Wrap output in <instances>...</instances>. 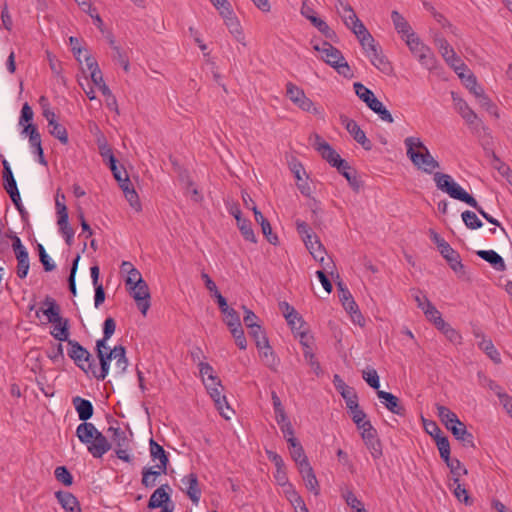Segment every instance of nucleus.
I'll list each match as a JSON object with an SVG mask.
<instances>
[{
	"label": "nucleus",
	"mask_w": 512,
	"mask_h": 512,
	"mask_svg": "<svg viewBox=\"0 0 512 512\" xmlns=\"http://www.w3.org/2000/svg\"><path fill=\"white\" fill-rule=\"evenodd\" d=\"M434 182L436 187L448 194L451 198L462 201L477 210V212L489 223L500 226L497 219L493 218L490 214L478 204L476 199L466 192L459 184H457L451 175L445 173H436L434 175Z\"/></svg>",
	"instance_id": "f257e3e1"
},
{
	"label": "nucleus",
	"mask_w": 512,
	"mask_h": 512,
	"mask_svg": "<svg viewBox=\"0 0 512 512\" xmlns=\"http://www.w3.org/2000/svg\"><path fill=\"white\" fill-rule=\"evenodd\" d=\"M404 144L407 157L418 170L426 174H433V176L437 173L435 170L440 168V163L432 156L419 137H407Z\"/></svg>",
	"instance_id": "f03ea898"
},
{
	"label": "nucleus",
	"mask_w": 512,
	"mask_h": 512,
	"mask_svg": "<svg viewBox=\"0 0 512 512\" xmlns=\"http://www.w3.org/2000/svg\"><path fill=\"white\" fill-rule=\"evenodd\" d=\"M76 436L94 458H102L111 449V443L107 437L91 422L79 424L76 428Z\"/></svg>",
	"instance_id": "7ed1b4c3"
},
{
	"label": "nucleus",
	"mask_w": 512,
	"mask_h": 512,
	"mask_svg": "<svg viewBox=\"0 0 512 512\" xmlns=\"http://www.w3.org/2000/svg\"><path fill=\"white\" fill-rule=\"evenodd\" d=\"M313 49L320 53L321 59L333 67L340 75L344 77H352V71L345 60L342 52L329 42L321 43L312 41Z\"/></svg>",
	"instance_id": "20e7f679"
},
{
	"label": "nucleus",
	"mask_w": 512,
	"mask_h": 512,
	"mask_svg": "<svg viewBox=\"0 0 512 512\" xmlns=\"http://www.w3.org/2000/svg\"><path fill=\"white\" fill-rule=\"evenodd\" d=\"M405 42L411 53L418 59L422 66L429 70L435 68L436 58L434 53L416 34L407 36Z\"/></svg>",
	"instance_id": "39448f33"
},
{
	"label": "nucleus",
	"mask_w": 512,
	"mask_h": 512,
	"mask_svg": "<svg viewBox=\"0 0 512 512\" xmlns=\"http://www.w3.org/2000/svg\"><path fill=\"white\" fill-rule=\"evenodd\" d=\"M68 356L85 373L95 375V364L91 354L75 340H68Z\"/></svg>",
	"instance_id": "423d86ee"
},
{
	"label": "nucleus",
	"mask_w": 512,
	"mask_h": 512,
	"mask_svg": "<svg viewBox=\"0 0 512 512\" xmlns=\"http://www.w3.org/2000/svg\"><path fill=\"white\" fill-rule=\"evenodd\" d=\"M286 94L288 98L301 110L314 115L322 114L323 110L320 107H317L314 102L305 95L303 89L295 84L291 82L286 84Z\"/></svg>",
	"instance_id": "0eeeda50"
},
{
	"label": "nucleus",
	"mask_w": 512,
	"mask_h": 512,
	"mask_svg": "<svg viewBox=\"0 0 512 512\" xmlns=\"http://www.w3.org/2000/svg\"><path fill=\"white\" fill-rule=\"evenodd\" d=\"M366 56L370 59L371 64L379 71L385 74H390L392 71L391 63L383 55L381 48L377 45L376 41L370 43L362 48Z\"/></svg>",
	"instance_id": "6e6552de"
},
{
	"label": "nucleus",
	"mask_w": 512,
	"mask_h": 512,
	"mask_svg": "<svg viewBox=\"0 0 512 512\" xmlns=\"http://www.w3.org/2000/svg\"><path fill=\"white\" fill-rule=\"evenodd\" d=\"M311 139L313 140L312 145L315 150L333 167L337 168L340 165L339 162L345 161L320 135L314 134Z\"/></svg>",
	"instance_id": "1a4fd4ad"
},
{
	"label": "nucleus",
	"mask_w": 512,
	"mask_h": 512,
	"mask_svg": "<svg viewBox=\"0 0 512 512\" xmlns=\"http://www.w3.org/2000/svg\"><path fill=\"white\" fill-rule=\"evenodd\" d=\"M361 437L373 459L381 458L383 455L382 444L372 424H366V428L361 430Z\"/></svg>",
	"instance_id": "9d476101"
},
{
	"label": "nucleus",
	"mask_w": 512,
	"mask_h": 512,
	"mask_svg": "<svg viewBox=\"0 0 512 512\" xmlns=\"http://www.w3.org/2000/svg\"><path fill=\"white\" fill-rule=\"evenodd\" d=\"M130 295L137 303V307L141 313L145 316L150 307V292L147 283L142 280L135 285L128 287Z\"/></svg>",
	"instance_id": "9b49d317"
},
{
	"label": "nucleus",
	"mask_w": 512,
	"mask_h": 512,
	"mask_svg": "<svg viewBox=\"0 0 512 512\" xmlns=\"http://www.w3.org/2000/svg\"><path fill=\"white\" fill-rule=\"evenodd\" d=\"M97 357L100 362V369L97 370L95 366V375L98 380H104L109 372L110 361L112 360L111 349L107 345H104L103 340H97L96 342Z\"/></svg>",
	"instance_id": "f8f14e48"
},
{
	"label": "nucleus",
	"mask_w": 512,
	"mask_h": 512,
	"mask_svg": "<svg viewBox=\"0 0 512 512\" xmlns=\"http://www.w3.org/2000/svg\"><path fill=\"white\" fill-rule=\"evenodd\" d=\"M340 121L357 143H359L367 151L372 149L371 141L366 137L365 132L360 128L356 121L348 118L345 115L340 116Z\"/></svg>",
	"instance_id": "ddd939ff"
},
{
	"label": "nucleus",
	"mask_w": 512,
	"mask_h": 512,
	"mask_svg": "<svg viewBox=\"0 0 512 512\" xmlns=\"http://www.w3.org/2000/svg\"><path fill=\"white\" fill-rule=\"evenodd\" d=\"M181 483L183 485L182 490L186 492L193 504L198 505L201 497V490L199 488L197 475L195 473H190L182 478Z\"/></svg>",
	"instance_id": "4468645a"
},
{
	"label": "nucleus",
	"mask_w": 512,
	"mask_h": 512,
	"mask_svg": "<svg viewBox=\"0 0 512 512\" xmlns=\"http://www.w3.org/2000/svg\"><path fill=\"white\" fill-rule=\"evenodd\" d=\"M447 429L458 441L462 443L464 447L473 448L475 446L473 435L467 430L466 425L460 420H455L454 424L449 426Z\"/></svg>",
	"instance_id": "2eb2a0df"
},
{
	"label": "nucleus",
	"mask_w": 512,
	"mask_h": 512,
	"mask_svg": "<svg viewBox=\"0 0 512 512\" xmlns=\"http://www.w3.org/2000/svg\"><path fill=\"white\" fill-rule=\"evenodd\" d=\"M221 17L224 20L225 25L227 26L229 32L233 35V37L240 43L243 44L244 34L242 27L240 25L239 20L234 15L231 9H226L222 12Z\"/></svg>",
	"instance_id": "dca6fc26"
},
{
	"label": "nucleus",
	"mask_w": 512,
	"mask_h": 512,
	"mask_svg": "<svg viewBox=\"0 0 512 512\" xmlns=\"http://www.w3.org/2000/svg\"><path fill=\"white\" fill-rule=\"evenodd\" d=\"M377 396L390 412L399 416L405 415V408L401 405L398 397L383 390H378Z\"/></svg>",
	"instance_id": "f3484780"
},
{
	"label": "nucleus",
	"mask_w": 512,
	"mask_h": 512,
	"mask_svg": "<svg viewBox=\"0 0 512 512\" xmlns=\"http://www.w3.org/2000/svg\"><path fill=\"white\" fill-rule=\"evenodd\" d=\"M346 27L355 34L362 48L370 45V43L375 41L371 33L367 30L363 22L358 17L357 20H353L350 23V26Z\"/></svg>",
	"instance_id": "a211bd4d"
},
{
	"label": "nucleus",
	"mask_w": 512,
	"mask_h": 512,
	"mask_svg": "<svg viewBox=\"0 0 512 512\" xmlns=\"http://www.w3.org/2000/svg\"><path fill=\"white\" fill-rule=\"evenodd\" d=\"M223 390H224L223 387L211 389V392H209L208 394L214 401L215 406H216L217 410L220 412L221 416H223L225 419L228 420V419H230L233 411L231 410V408L228 405L226 396L223 394Z\"/></svg>",
	"instance_id": "6ab92c4d"
},
{
	"label": "nucleus",
	"mask_w": 512,
	"mask_h": 512,
	"mask_svg": "<svg viewBox=\"0 0 512 512\" xmlns=\"http://www.w3.org/2000/svg\"><path fill=\"white\" fill-rule=\"evenodd\" d=\"M438 251L442 255V257L448 262L450 268L454 272L458 273L463 270L464 266L461 262L460 254L456 250H454L449 243L440 248Z\"/></svg>",
	"instance_id": "aec40b11"
},
{
	"label": "nucleus",
	"mask_w": 512,
	"mask_h": 512,
	"mask_svg": "<svg viewBox=\"0 0 512 512\" xmlns=\"http://www.w3.org/2000/svg\"><path fill=\"white\" fill-rule=\"evenodd\" d=\"M452 99L456 110L461 115V117L466 121V123L469 125L475 124L478 120V116L469 107V105L462 98L458 97L455 93H452Z\"/></svg>",
	"instance_id": "412c9836"
},
{
	"label": "nucleus",
	"mask_w": 512,
	"mask_h": 512,
	"mask_svg": "<svg viewBox=\"0 0 512 512\" xmlns=\"http://www.w3.org/2000/svg\"><path fill=\"white\" fill-rule=\"evenodd\" d=\"M72 404L78 413V417L81 421L87 422L93 416V405L89 400H86L80 396H76L72 399Z\"/></svg>",
	"instance_id": "4be33fe9"
},
{
	"label": "nucleus",
	"mask_w": 512,
	"mask_h": 512,
	"mask_svg": "<svg viewBox=\"0 0 512 512\" xmlns=\"http://www.w3.org/2000/svg\"><path fill=\"white\" fill-rule=\"evenodd\" d=\"M333 384L336 390L341 394V396L345 400L346 405H351L353 404V402L358 400L355 390L352 387L348 386L339 375H334Z\"/></svg>",
	"instance_id": "5701e85b"
},
{
	"label": "nucleus",
	"mask_w": 512,
	"mask_h": 512,
	"mask_svg": "<svg viewBox=\"0 0 512 512\" xmlns=\"http://www.w3.org/2000/svg\"><path fill=\"white\" fill-rule=\"evenodd\" d=\"M289 450L292 459L298 466V469L307 468L309 466L308 459L305 455L302 445L297 439H290Z\"/></svg>",
	"instance_id": "b1692460"
},
{
	"label": "nucleus",
	"mask_w": 512,
	"mask_h": 512,
	"mask_svg": "<svg viewBox=\"0 0 512 512\" xmlns=\"http://www.w3.org/2000/svg\"><path fill=\"white\" fill-rule=\"evenodd\" d=\"M55 496L66 512H81L78 500L70 492L58 491Z\"/></svg>",
	"instance_id": "393cba45"
},
{
	"label": "nucleus",
	"mask_w": 512,
	"mask_h": 512,
	"mask_svg": "<svg viewBox=\"0 0 512 512\" xmlns=\"http://www.w3.org/2000/svg\"><path fill=\"white\" fill-rule=\"evenodd\" d=\"M167 490H170L168 484H163L160 487H158L150 496L148 508H159L162 507L164 503L168 502L170 500V496Z\"/></svg>",
	"instance_id": "a878e982"
},
{
	"label": "nucleus",
	"mask_w": 512,
	"mask_h": 512,
	"mask_svg": "<svg viewBox=\"0 0 512 512\" xmlns=\"http://www.w3.org/2000/svg\"><path fill=\"white\" fill-rule=\"evenodd\" d=\"M391 19L394 25L395 30L398 34L401 35V38L406 41L407 36L410 34H415L412 31L410 24L406 21V19L396 10L392 11Z\"/></svg>",
	"instance_id": "bb28decb"
},
{
	"label": "nucleus",
	"mask_w": 512,
	"mask_h": 512,
	"mask_svg": "<svg viewBox=\"0 0 512 512\" xmlns=\"http://www.w3.org/2000/svg\"><path fill=\"white\" fill-rule=\"evenodd\" d=\"M337 14L341 17L345 26H350L353 20H357V15L352 6L345 0H337L335 4Z\"/></svg>",
	"instance_id": "cd10ccee"
},
{
	"label": "nucleus",
	"mask_w": 512,
	"mask_h": 512,
	"mask_svg": "<svg viewBox=\"0 0 512 512\" xmlns=\"http://www.w3.org/2000/svg\"><path fill=\"white\" fill-rule=\"evenodd\" d=\"M477 255L490 263L495 270L501 272L506 270V264L503 258L494 250H479L477 251Z\"/></svg>",
	"instance_id": "c85d7f7f"
},
{
	"label": "nucleus",
	"mask_w": 512,
	"mask_h": 512,
	"mask_svg": "<svg viewBox=\"0 0 512 512\" xmlns=\"http://www.w3.org/2000/svg\"><path fill=\"white\" fill-rule=\"evenodd\" d=\"M107 433L111 438V441H109L111 446L114 445L115 448L130 446V439L127 435V432L120 427L110 426L107 430Z\"/></svg>",
	"instance_id": "c756f323"
},
{
	"label": "nucleus",
	"mask_w": 512,
	"mask_h": 512,
	"mask_svg": "<svg viewBox=\"0 0 512 512\" xmlns=\"http://www.w3.org/2000/svg\"><path fill=\"white\" fill-rule=\"evenodd\" d=\"M339 164L340 165L337 167L339 173L346 178L352 189L358 192L362 185L361 181L356 176V172L350 167L346 160L344 162H339Z\"/></svg>",
	"instance_id": "7c9ffc66"
},
{
	"label": "nucleus",
	"mask_w": 512,
	"mask_h": 512,
	"mask_svg": "<svg viewBox=\"0 0 512 512\" xmlns=\"http://www.w3.org/2000/svg\"><path fill=\"white\" fill-rule=\"evenodd\" d=\"M149 446L150 456L152 460H158L159 463L157 465H160V467L162 468H167L169 464V458L164 448L160 444H158L153 438L150 439Z\"/></svg>",
	"instance_id": "2f4dec72"
},
{
	"label": "nucleus",
	"mask_w": 512,
	"mask_h": 512,
	"mask_svg": "<svg viewBox=\"0 0 512 512\" xmlns=\"http://www.w3.org/2000/svg\"><path fill=\"white\" fill-rule=\"evenodd\" d=\"M346 406L350 411L353 422L356 424L359 430L366 428V424H371V422L366 419V413L360 409L358 400L353 402V404Z\"/></svg>",
	"instance_id": "473e14b6"
},
{
	"label": "nucleus",
	"mask_w": 512,
	"mask_h": 512,
	"mask_svg": "<svg viewBox=\"0 0 512 512\" xmlns=\"http://www.w3.org/2000/svg\"><path fill=\"white\" fill-rule=\"evenodd\" d=\"M112 360H115V365L119 374H123L128 366L125 348L122 345L115 346L111 349Z\"/></svg>",
	"instance_id": "72a5a7b5"
},
{
	"label": "nucleus",
	"mask_w": 512,
	"mask_h": 512,
	"mask_svg": "<svg viewBox=\"0 0 512 512\" xmlns=\"http://www.w3.org/2000/svg\"><path fill=\"white\" fill-rule=\"evenodd\" d=\"M53 324V329L51 331V335L58 341H66L68 343L69 339V321L67 319L62 318L60 322H55Z\"/></svg>",
	"instance_id": "f704fd0d"
},
{
	"label": "nucleus",
	"mask_w": 512,
	"mask_h": 512,
	"mask_svg": "<svg viewBox=\"0 0 512 512\" xmlns=\"http://www.w3.org/2000/svg\"><path fill=\"white\" fill-rule=\"evenodd\" d=\"M441 56L444 59V61L447 63V65H449L455 71V73L467 70L466 64L456 54V52L453 48L451 50H449L448 53H443V55H441Z\"/></svg>",
	"instance_id": "c9c22d12"
},
{
	"label": "nucleus",
	"mask_w": 512,
	"mask_h": 512,
	"mask_svg": "<svg viewBox=\"0 0 512 512\" xmlns=\"http://www.w3.org/2000/svg\"><path fill=\"white\" fill-rule=\"evenodd\" d=\"M44 305L47 306V308L43 310V313L47 316L48 321L50 323L60 322L62 317L60 315V307L57 305L56 301L47 297L44 301Z\"/></svg>",
	"instance_id": "e433bc0d"
},
{
	"label": "nucleus",
	"mask_w": 512,
	"mask_h": 512,
	"mask_svg": "<svg viewBox=\"0 0 512 512\" xmlns=\"http://www.w3.org/2000/svg\"><path fill=\"white\" fill-rule=\"evenodd\" d=\"M17 259V276L21 279H24L29 271V254L27 250H22L15 253Z\"/></svg>",
	"instance_id": "4c0bfd02"
},
{
	"label": "nucleus",
	"mask_w": 512,
	"mask_h": 512,
	"mask_svg": "<svg viewBox=\"0 0 512 512\" xmlns=\"http://www.w3.org/2000/svg\"><path fill=\"white\" fill-rule=\"evenodd\" d=\"M3 164V179H4V188L6 192L13 193L18 191L16 181L14 179L12 170L10 168V165L6 159L2 161Z\"/></svg>",
	"instance_id": "58836bf2"
},
{
	"label": "nucleus",
	"mask_w": 512,
	"mask_h": 512,
	"mask_svg": "<svg viewBox=\"0 0 512 512\" xmlns=\"http://www.w3.org/2000/svg\"><path fill=\"white\" fill-rule=\"evenodd\" d=\"M299 472L302 475V478L305 482V485L307 489H309L311 492H313L315 495L319 493L318 489V481L316 479V476L313 472L312 467L309 465L307 468L299 469Z\"/></svg>",
	"instance_id": "ea45409f"
},
{
	"label": "nucleus",
	"mask_w": 512,
	"mask_h": 512,
	"mask_svg": "<svg viewBox=\"0 0 512 512\" xmlns=\"http://www.w3.org/2000/svg\"><path fill=\"white\" fill-rule=\"evenodd\" d=\"M436 410L438 417L446 428L453 425L455 420H459L458 416L446 406L436 404Z\"/></svg>",
	"instance_id": "a19ab883"
},
{
	"label": "nucleus",
	"mask_w": 512,
	"mask_h": 512,
	"mask_svg": "<svg viewBox=\"0 0 512 512\" xmlns=\"http://www.w3.org/2000/svg\"><path fill=\"white\" fill-rule=\"evenodd\" d=\"M479 348L486 353V355L495 363H500V354L495 348L493 342L490 339L482 337L481 342L478 344Z\"/></svg>",
	"instance_id": "79ce46f5"
},
{
	"label": "nucleus",
	"mask_w": 512,
	"mask_h": 512,
	"mask_svg": "<svg viewBox=\"0 0 512 512\" xmlns=\"http://www.w3.org/2000/svg\"><path fill=\"white\" fill-rule=\"evenodd\" d=\"M426 318L432 322L438 329L445 321L441 316V313L432 303H426V308L423 310Z\"/></svg>",
	"instance_id": "37998d69"
},
{
	"label": "nucleus",
	"mask_w": 512,
	"mask_h": 512,
	"mask_svg": "<svg viewBox=\"0 0 512 512\" xmlns=\"http://www.w3.org/2000/svg\"><path fill=\"white\" fill-rule=\"evenodd\" d=\"M439 331H441L445 337L453 344H461L462 342V336L461 334L455 330L450 324L447 322H444L439 328Z\"/></svg>",
	"instance_id": "c03bdc74"
},
{
	"label": "nucleus",
	"mask_w": 512,
	"mask_h": 512,
	"mask_svg": "<svg viewBox=\"0 0 512 512\" xmlns=\"http://www.w3.org/2000/svg\"><path fill=\"white\" fill-rule=\"evenodd\" d=\"M237 226L245 240L256 243V236L249 220L238 219Z\"/></svg>",
	"instance_id": "a18cd8bd"
},
{
	"label": "nucleus",
	"mask_w": 512,
	"mask_h": 512,
	"mask_svg": "<svg viewBox=\"0 0 512 512\" xmlns=\"http://www.w3.org/2000/svg\"><path fill=\"white\" fill-rule=\"evenodd\" d=\"M461 217H462V220H463L465 226L468 229L475 230V229L481 228L483 225L482 221L472 211L466 210V211L462 212Z\"/></svg>",
	"instance_id": "49530a36"
},
{
	"label": "nucleus",
	"mask_w": 512,
	"mask_h": 512,
	"mask_svg": "<svg viewBox=\"0 0 512 512\" xmlns=\"http://www.w3.org/2000/svg\"><path fill=\"white\" fill-rule=\"evenodd\" d=\"M448 468L450 469L451 474L453 475V478H458L460 480V477L462 475L467 474V469L464 467V465L456 458H449L448 461H444Z\"/></svg>",
	"instance_id": "de8ad7c7"
},
{
	"label": "nucleus",
	"mask_w": 512,
	"mask_h": 512,
	"mask_svg": "<svg viewBox=\"0 0 512 512\" xmlns=\"http://www.w3.org/2000/svg\"><path fill=\"white\" fill-rule=\"evenodd\" d=\"M343 307L350 314L351 319L354 323L359 325L364 324V317L359 311L358 305L354 300L348 301L347 303H345V305H343Z\"/></svg>",
	"instance_id": "09e8293b"
},
{
	"label": "nucleus",
	"mask_w": 512,
	"mask_h": 512,
	"mask_svg": "<svg viewBox=\"0 0 512 512\" xmlns=\"http://www.w3.org/2000/svg\"><path fill=\"white\" fill-rule=\"evenodd\" d=\"M435 441L441 458L444 461H448L450 458V444L448 438L443 435H435Z\"/></svg>",
	"instance_id": "8fccbe9b"
},
{
	"label": "nucleus",
	"mask_w": 512,
	"mask_h": 512,
	"mask_svg": "<svg viewBox=\"0 0 512 512\" xmlns=\"http://www.w3.org/2000/svg\"><path fill=\"white\" fill-rule=\"evenodd\" d=\"M49 132L52 136L57 138L62 144L68 143V133L66 128L58 122L48 125Z\"/></svg>",
	"instance_id": "3c124183"
},
{
	"label": "nucleus",
	"mask_w": 512,
	"mask_h": 512,
	"mask_svg": "<svg viewBox=\"0 0 512 512\" xmlns=\"http://www.w3.org/2000/svg\"><path fill=\"white\" fill-rule=\"evenodd\" d=\"M311 24L316 27L326 38L332 39L335 32L328 26V24L319 17L311 19Z\"/></svg>",
	"instance_id": "603ef678"
},
{
	"label": "nucleus",
	"mask_w": 512,
	"mask_h": 512,
	"mask_svg": "<svg viewBox=\"0 0 512 512\" xmlns=\"http://www.w3.org/2000/svg\"><path fill=\"white\" fill-rule=\"evenodd\" d=\"M450 487L453 488L454 495L459 501H464L465 503L468 502V492L465 489V487L460 483V480L458 478H453V482L452 484H450Z\"/></svg>",
	"instance_id": "864d4df0"
},
{
	"label": "nucleus",
	"mask_w": 512,
	"mask_h": 512,
	"mask_svg": "<svg viewBox=\"0 0 512 512\" xmlns=\"http://www.w3.org/2000/svg\"><path fill=\"white\" fill-rule=\"evenodd\" d=\"M313 258L318 261L325 270L333 267V261L330 258H325L326 250L325 248L316 249L315 251L310 253Z\"/></svg>",
	"instance_id": "5fc2aeb1"
},
{
	"label": "nucleus",
	"mask_w": 512,
	"mask_h": 512,
	"mask_svg": "<svg viewBox=\"0 0 512 512\" xmlns=\"http://www.w3.org/2000/svg\"><path fill=\"white\" fill-rule=\"evenodd\" d=\"M223 314L225 316L224 321L230 330L241 327L240 317L234 309L231 308Z\"/></svg>",
	"instance_id": "6e6d98bb"
},
{
	"label": "nucleus",
	"mask_w": 512,
	"mask_h": 512,
	"mask_svg": "<svg viewBox=\"0 0 512 512\" xmlns=\"http://www.w3.org/2000/svg\"><path fill=\"white\" fill-rule=\"evenodd\" d=\"M54 473L56 479L65 486H70L73 483V477L65 466L57 467Z\"/></svg>",
	"instance_id": "4d7b16f0"
},
{
	"label": "nucleus",
	"mask_w": 512,
	"mask_h": 512,
	"mask_svg": "<svg viewBox=\"0 0 512 512\" xmlns=\"http://www.w3.org/2000/svg\"><path fill=\"white\" fill-rule=\"evenodd\" d=\"M362 377L370 387L377 389V390L379 389V386H380L379 376L375 369L371 368V369L364 370L362 373Z\"/></svg>",
	"instance_id": "13d9d810"
},
{
	"label": "nucleus",
	"mask_w": 512,
	"mask_h": 512,
	"mask_svg": "<svg viewBox=\"0 0 512 512\" xmlns=\"http://www.w3.org/2000/svg\"><path fill=\"white\" fill-rule=\"evenodd\" d=\"M249 333L254 338L257 347H265L268 339L260 325L251 328Z\"/></svg>",
	"instance_id": "bf43d9fd"
},
{
	"label": "nucleus",
	"mask_w": 512,
	"mask_h": 512,
	"mask_svg": "<svg viewBox=\"0 0 512 512\" xmlns=\"http://www.w3.org/2000/svg\"><path fill=\"white\" fill-rule=\"evenodd\" d=\"M199 372L202 377V380L214 381L218 376L215 374L213 367L206 362H200L198 364Z\"/></svg>",
	"instance_id": "052dcab7"
},
{
	"label": "nucleus",
	"mask_w": 512,
	"mask_h": 512,
	"mask_svg": "<svg viewBox=\"0 0 512 512\" xmlns=\"http://www.w3.org/2000/svg\"><path fill=\"white\" fill-rule=\"evenodd\" d=\"M433 41L441 55H443V53H448V51L453 48L448 43V41L438 32L433 34Z\"/></svg>",
	"instance_id": "680f3d73"
},
{
	"label": "nucleus",
	"mask_w": 512,
	"mask_h": 512,
	"mask_svg": "<svg viewBox=\"0 0 512 512\" xmlns=\"http://www.w3.org/2000/svg\"><path fill=\"white\" fill-rule=\"evenodd\" d=\"M116 329V323L113 318L109 317L104 321L103 325V338L101 340L104 341V345L110 337L114 334Z\"/></svg>",
	"instance_id": "e2e57ef3"
},
{
	"label": "nucleus",
	"mask_w": 512,
	"mask_h": 512,
	"mask_svg": "<svg viewBox=\"0 0 512 512\" xmlns=\"http://www.w3.org/2000/svg\"><path fill=\"white\" fill-rule=\"evenodd\" d=\"M354 90L356 95L365 103L370 97H373V91L368 89L362 83L356 82L354 83Z\"/></svg>",
	"instance_id": "0e129e2a"
},
{
	"label": "nucleus",
	"mask_w": 512,
	"mask_h": 512,
	"mask_svg": "<svg viewBox=\"0 0 512 512\" xmlns=\"http://www.w3.org/2000/svg\"><path fill=\"white\" fill-rule=\"evenodd\" d=\"M456 74L468 89H471V87H474V85L477 84L476 77L469 71L468 68L466 71H460Z\"/></svg>",
	"instance_id": "69168bd1"
},
{
	"label": "nucleus",
	"mask_w": 512,
	"mask_h": 512,
	"mask_svg": "<svg viewBox=\"0 0 512 512\" xmlns=\"http://www.w3.org/2000/svg\"><path fill=\"white\" fill-rule=\"evenodd\" d=\"M157 480L152 475V468L144 467L142 469L141 484L146 488H152L156 485Z\"/></svg>",
	"instance_id": "338daca9"
},
{
	"label": "nucleus",
	"mask_w": 512,
	"mask_h": 512,
	"mask_svg": "<svg viewBox=\"0 0 512 512\" xmlns=\"http://www.w3.org/2000/svg\"><path fill=\"white\" fill-rule=\"evenodd\" d=\"M494 168L498 170V172L505 177L507 182L512 186V170L508 165L501 162L499 159H496V163L494 164Z\"/></svg>",
	"instance_id": "774afa93"
}]
</instances>
